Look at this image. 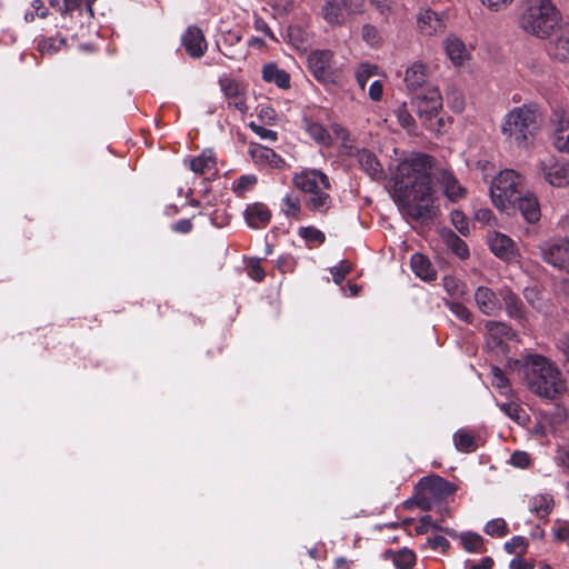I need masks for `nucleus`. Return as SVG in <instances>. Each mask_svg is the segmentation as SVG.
Listing matches in <instances>:
<instances>
[{
  "instance_id": "nucleus-25",
  "label": "nucleus",
  "mask_w": 569,
  "mask_h": 569,
  "mask_svg": "<svg viewBox=\"0 0 569 569\" xmlns=\"http://www.w3.org/2000/svg\"><path fill=\"white\" fill-rule=\"evenodd\" d=\"M555 506L553 497L550 493H538L528 501V508L537 518H547Z\"/></svg>"
},
{
  "instance_id": "nucleus-28",
  "label": "nucleus",
  "mask_w": 569,
  "mask_h": 569,
  "mask_svg": "<svg viewBox=\"0 0 569 569\" xmlns=\"http://www.w3.org/2000/svg\"><path fill=\"white\" fill-rule=\"evenodd\" d=\"M249 153L257 163H267L271 167H279L283 160L270 148L259 143H251Z\"/></svg>"
},
{
  "instance_id": "nucleus-43",
  "label": "nucleus",
  "mask_w": 569,
  "mask_h": 569,
  "mask_svg": "<svg viewBox=\"0 0 569 569\" xmlns=\"http://www.w3.org/2000/svg\"><path fill=\"white\" fill-rule=\"evenodd\" d=\"M507 553L523 555L528 548V542L522 536H515L503 546Z\"/></svg>"
},
{
  "instance_id": "nucleus-41",
  "label": "nucleus",
  "mask_w": 569,
  "mask_h": 569,
  "mask_svg": "<svg viewBox=\"0 0 569 569\" xmlns=\"http://www.w3.org/2000/svg\"><path fill=\"white\" fill-rule=\"evenodd\" d=\"M502 297L506 303L507 313L512 318H520L522 303L518 297L510 290L503 291Z\"/></svg>"
},
{
  "instance_id": "nucleus-51",
  "label": "nucleus",
  "mask_w": 569,
  "mask_h": 569,
  "mask_svg": "<svg viewBox=\"0 0 569 569\" xmlns=\"http://www.w3.org/2000/svg\"><path fill=\"white\" fill-rule=\"evenodd\" d=\"M351 266L348 261H341L338 266L330 269L333 281L339 284L342 282L345 277L350 272Z\"/></svg>"
},
{
  "instance_id": "nucleus-4",
  "label": "nucleus",
  "mask_w": 569,
  "mask_h": 569,
  "mask_svg": "<svg viewBox=\"0 0 569 569\" xmlns=\"http://www.w3.org/2000/svg\"><path fill=\"white\" fill-rule=\"evenodd\" d=\"M561 22V12L553 0H522L518 23L520 29L539 39H548Z\"/></svg>"
},
{
  "instance_id": "nucleus-21",
  "label": "nucleus",
  "mask_w": 569,
  "mask_h": 569,
  "mask_svg": "<svg viewBox=\"0 0 569 569\" xmlns=\"http://www.w3.org/2000/svg\"><path fill=\"white\" fill-rule=\"evenodd\" d=\"M487 345L489 348H500L505 340L512 337L511 328L505 322L487 321Z\"/></svg>"
},
{
  "instance_id": "nucleus-48",
  "label": "nucleus",
  "mask_w": 569,
  "mask_h": 569,
  "mask_svg": "<svg viewBox=\"0 0 569 569\" xmlns=\"http://www.w3.org/2000/svg\"><path fill=\"white\" fill-rule=\"evenodd\" d=\"M491 373H492V380H491L492 386L496 389H498L501 393H507L509 390V381L505 377L502 370L495 366L491 368Z\"/></svg>"
},
{
  "instance_id": "nucleus-10",
  "label": "nucleus",
  "mask_w": 569,
  "mask_h": 569,
  "mask_svg": "<svg viewBox=\"0 0 569 569\" xmlns=\"http://www.w3.org/2000/svg\"><path fill=\"white\" fill-rule=\"evenodd\" d=\"M538 170L545 180L553 187H565L569 184V161L547 157L539 161Z\"/></svg>"
},
{
  "instance_id": "nucleus-40",
  "label": "nucleus",
  "mask_w": 569,
  "mask_h": 569,
  "mask_svg": "<svg viewBox=\"0 0 569 569\" xmlns=\"http://www.w3.org/2000/svg\"><path fill=\"white\" fill-rule=\"evenodd\" d=\"M483 531L488 536H492V537L496 536L499 538L505 537L509 533L508 525L505 521V519H502V518H496V519L489 520L485 525Z\"/></svg>"
},
{
  "instance_id": "nucleus-42",
  "label": "nucleus",
  "mask_w": 569,
  "mask_h": 569,
  "mask_svg": "<svg viewBox=\"0 0 569 569\" xmlns=\"http://www.w3.org/2000/svg\"><path fill=\"white\" fill-rule=\"evenodd\" d=\"M257 183V177L253 174H244L239 177L232 184V190L238 194L242 196L247 191L251 190Z\"/></svg>"
},
{
  "instance_id": "nucleus-11",
  "label": "nucleus",
  "mask_w": 569,
  "mask_h": 569,
  "mask_svg": "<svg viewBox=\"0 0 569 569\" xmlns=\"http://www.w3.org/2000/svg\"><path fill=\"white\" fill-rule=\"evenodd\" d=\"M550 140L553 148L562 153H569V111L555 110L550 118Z\"/></svg>"
},
{
  "instance_id": "nucleus-58",
  "label": "nucleus",
  "mask_w": 569,
  "mask_h": 569,
  "mask_svg": "<svg viewBox=\"0 0 569 569\" xmlns=\"http://www.w3.org/2000/svg\"><path fill=\"white\" fill-rule=\"evenodd\" d=\"M499 408L506 416H508L512 420L518 421L520 419V416H519L520 408L517 403L503 402V403L499 405Z\"/></svg>"
},
{
  "instance_id": "nucleus-30",
  "label": "nucleus",
  "mask_w": 569,
  "mask_h": 569,
  "mask_svg": "<svg viewBox=\"0 0 569 569\" xmlns=\"http://www.w3.org/2000/svg\"><path fill=\"white\" fill-rule=\"evenodd\" d=\"M442 287L449 296L448 299L463 300L468 296L467 284L453 276H445Z\"/></svg>"
},
{
  "instance_id": "nucleus-53",
  "label": "nucleus",
  "mask_w": 569,
  "mask_h": 569,
  "mask_svg": "<svg viewBox=\"0 0 569 569\" xmlns=\"http://www.w3.org/2000/svg\"><path fill=\"white\" fill-rule=\"evenodd\" d=\"M481 4L491 12H500L506 10L513 0H480Z\"/></svg>"
},
{
  "instance_id": "nucleus-36",
  "label": "nucleus",
  "mask_w": 569,
  "mask_h": 569,
  "mask_svg": "<svg viewBox=\"0 0 569 569\" xmlns=\"http://www.w3.org/2000/svg\"><path fill=\"white\" fill-rule=\"evenodd\" d=\"M453 443L461 452H472L477 449L475 436L467 429H459L453 435Z\"/></svg>"
},
{
  "instance_id": "nucleus-3",
  "label": "nucleus",
  "mask_w": 569,
  "mask_h": 569,
  "mask_svg": "<svg viewBox=\"0 0 569 569\" xmlns=\"http://www.w3.org/2000/svg\"><path fill=\"white\" fill-rule=\"evenodd\" d=\"M490 197L496 209L508 208L520 213H539L540 203L537 196L525 190V178L515 170H501L490 186Z\"/></svg>"
},
{
  "instance_id": "nucleus-18",
  "label": "nucleus",
  "mask_w": 569,
  "mask_h": 569,
  "mask_svg": "<svg viewBox=\"0 0 569 569\" xmlns=\"http://www.w3.org/2000/svg\"><path fill=\"white\" fill-rule=\"evenodd\" d=\"M220 86L228 99V106L244 114L248 111V106L246 103L243 87L233 79H223L220 81Z\"/></svg>"
},
{
  "instance_id": "nucleus-8",
  "label": "nucleus",
  "mask_w": 569,
  "mask_h": 569,
  "mask_svg": "<svg viewBox=\"0 0 569 569\" xmlns=\"http://www.w3.org/2000/svg\"><path fill=\"white\" fill-rule=\"evenodd\" d=\"M539 248L543 261L569 273V239L547 240Z\"/></svg>"
},
{
  "instance_id": "nucleus-34",
  "label": "nucleus",
  "mask_w": 569,
  "mask_h": 569,
  "mask_svg": "<svg viewBox=\"0 0 569 569\" xmlns=\"http://www.w3.org/2000/svg\"><path fill=\"white\" fill-rule=\"evenodd\" d=\"M240 40L241 36L238 32L227 31L218 41V48L224 57L229 59H236L237 51L233 49V47L238 44Z\"/></svg>"
},
{
  "instance_id": "nucleus-19",
  "label": "nucleus",
  "mask_w": 569,
  "mask_h": 569,
  "mask_svg": "<svg viewBox=\"0 0 569 569\" xmlns=\"http://www.w3.org/2000/svg\"><path fill=\"white\" fill-rule=\"evenodd\" d=\"M443 49L455 67L462 66L470 58V52L463 41L455 34H449L443 40Z\"/></svg>"
},
{
  "instance_id": "nucleus-45",
  "label": "nucleus",
  "mask_w": 569,
  "mask_h": 569,
  "mask_svg": "<svg viewBox=\"0 0 569 569\" xmlns=\"http://www.w3.org/2000/svg\"><path fill=\"white\" fill-rule=\"evenodd\" d=\"M447 243L459 258L466 259L469 257V249L466 242L456 234L450 233Z\"/></svg>"
},
{
  "instance_id": "nucleus-44",
  "label": "nucleus",
  "mask_w": 569,
  "mask_h": 569,
  "mask_svg": "<svg viewBox=\"0 0 569 569\" xmlns=\"http://www.w3.org/2000/svg\"><path fill=\"white\" fill-rule=\"evenodd\" d=\"M300 209V198L295 192H289L282 198L281 211L283 213H296L299 212Z\"/></svg>"
},
{
  "instance_id": "nucleus-63",
  "label": "nucleus",
  "mask_w": 569,
  "mask_h": 569,
  "mask_svg": "<svg viewBox=\"0 0 569 569\" xmlns=\"http://www.w3.org/2000/svg\"><path fill=\"white\" fill-rule=\"evenodd\" d=\"M493 565L491 557H483L478 563L467 560L465 567L466 569H492Z\"/></svg>"
},
{
  "instance_id": "nucleus-14",
  "label": "nucleus",
  "mask_w": 569,
  "mask_h": 569,
  "mask_svg": "<svg viewBox=\"0 0 569 569\" xmlns=\"http://www.w3.org/2000/svg\"><path fill=\"white\" fill-rule=\"evenodd\" d=\"M491 252L501 260L513 262L518 260L519 253L515 242L506 234L491 232L487 237Z\"/></svg>"
},
{
  "instance_id": "nucleus-59",
  "label": "nucleus",
  "mask_w": 569,
  "mask_h": 569,
  "mask_svg": "<svg viewBox=\"0 0 569 569\" xmlns=\"http://www.w3.org/2000/svg\"><path fill=\"white\" fill-rule=\"evenodd\" d=\"M427 543L431 549H440L442 552H447L450 548V542L443 536H435L432 538H428Z\"/></svg>"
},
{
  "instance_id": "nucleus-38",
  "label": "nucleus",
  "mask_w": 569,
  "mask_h": 569,
  "mask_svg": "<svg viewBox=\"0 0 569 569\" xmlns=\"http://www.w3.org/2000/svg\"><path fill=\"white\" fill-rule=\"evenodd\" d=\"M445 306L460 320L465 322H471L472 313L471 311L460 302V300L456 299H442Z\"/></svg>"
},
{
  "instance_id": "nucleus-47",
  "label": "nucleus",
  "mask_w": 569,
  "mask_h": 569,
  "mask_svg": "<svg viewBox=\"0 0 569 569\" xmlns=\"http://www.w3.org/2000/svg\"><path fill=\"white\" fill-rule=\"evenodd\" d=\"M299 234L309 243L320 244L325 241V234L322 231L312 228V227H303L300 228Z\"/></svg>"
},
{
  "instance_id": "nucleus-39",
  "label": "nucleus",
  "mask_w": 569,
  "mask_h": 569,
  "mask_svg": "<svg viewBox=\"0 0 569 569\" xmlns=\"http://www.w3.org/2000/svg\"><path fill=\"white\" fill-rule=\"evenodd\" d=\"M378 73L376 64L363 62L356 70V80L361 89H365L368 80Z\"/></svg>"
},
{
  "instance_id": "nucleus-26",
  "label": "nucleus",
  "mask_w": 569,
  "mask_h": 569,
  "mask_svg": "<svg viewBox=\"0 0 569 569\" xmlns=\"http://www.w3.org/2000/svg\"><path fill=\"white\" fill-rule=\"evenodd\" d=\"M262 79L266 82L274 83L280 89L290 88V74L278 68L276 63H267L262 68Z\"/></svg>"
},
{
  "instance_id": "nucleus-52",
  "label": "nucleus",
  "mask_w": 569,
  "mask_h": 569,
  "mask_svg": "<svg viewBox=\"0 0 569 569\" xmlns=\"http://www.w3.org/2000/svg\"><path fill=\"white\" fill-rule=\"evenodd\" d=\"M552 533L556 540L565 541L569 539V523L566 521L557 520L552 528Z\"/></svg>"
},
{
  "instance_id": "nucleus-35",
  "label": "nucleus",
  "mask_w": 569,
  "mask_h": 569,
  "mask_svg": "<svg viewBox=\"0 0 569 569\" xmlns=\"http://www.w3.org/2000/svg\"><path fill=\"white\" fill-rule=\"evenodd\" d=\"M416 531L419 535H423L429 531H442L453 539L457 537V531L455 529L441 527L436 521H433L432 517L429 515L421 517L419 523L416 527Z\"/></svg>"
},
{
  "instance_id": "nucleus-29",
  "label": "nucleus",
  "mask_w": 569,
  "mask_h": 569,
  "mask_svg": "<svg viewBox=\"0 0 569 569\" xmlns=\"http://www.w3.org/2000/svg\"><path fill=\"white\" fill-rule=\"evenodd\" d=\"M216 158L211 150H204L200 156L190 159L189 167L197 174H206L216 170Z\"/></svg>"
},
{
  "instance_id": "nucleus-56",
  "label": "nucleus",
  "mask_w": 569,
  "mask_h": 569,
  "mask_svg": "<svg viewBox=\"0 0 569 569\" xmlns=\"http://www.w3.org/2000/svg\"><path fill=\"white\" fill-rule=\"evenodd\" d=\"M555 460L558 466H562L569 471V445L558 447Z\"/></svg>"
},
{
  "instance_id": "nucleus-23",
  "label": "nucleus",
  "mask_w": 569,
  "mask_h": 569,
  "mask_svg": "<svg viewBox=\"0 0 569 569\" xmlns=\"http://www.w3.org/2000/svg\"><path fill=\"white\" fill-rule=\"evenodd\" d=\"M360 168L372 179L381 178L383 174L382 166L377 157L367 149L357 150L355 153Z\"/></svg>"
},
{
  "instance_id": "nucleus-46",
  "label": "nucleus",
  "mask_w": 569,
  "mask_h": 569,
  "mask_svg": "<svg viewBox=\"0 0 569 569\" xmlns=\"http://www.w3.org/2000/svg\"><path fill=\"white\" fill-rule=\"evenodd\" d=\"M396 117L398 119L399 124L408 130L411 131L415 126V119L410 114V112L407 109V104L402 103L395 110Z\"/></svg>"
},
{
  "instance_id": "nucleus-17",
  "label": "nucleus",
  "mask_w": 569,
  "mask_h": 569,
  "mask_svg": "<svg viewBox=\"0 0 569 569\" xmlns=\"http://www.w3.org/2000/svg\"><path fill=\"white\" fill-rule=\"evenodd\" d=\"M475 302L478 310L486 316H496L501 310V303L496 292L486 286H479L476 289Z\"/></svg>"
},
{
  "instance_id": "nucleus-32",
  "label": "nucleus",
  "mask_w": 569,
  "mask_h": 569,
  "mask_svg": "<svg viewBox=\"0 0 569 569\" xmlns=\"http://www.w3.org/2000/svg\"><path fill=\"white\" fill-rule=\"evenodd\" d=\"M456 538H459V540L462 543L463 549L467 552H470V553L479 552L480 553V552L486 551L485 539L477 532H472V531H466V532H461V533L457 532Z\"/></svg>"
},
{
  "instance_id": "nucleus-37",
  "label": "nucleus",
  "mask_w": 569,
  "mask_h": 569,
  "mask_svg": "<svg viewBox=\"0 0 569 569\" xmlns=\"http://www.w3.org/2000/svg\"><path fill=\"white\" fill-rule=\"evenodd\" d=\"M361 38L371 48H379L383 43V37L380 30L370 23L362 26Z\"/></svg>"
},
{
  "instance_id": "nucleus-54",
  "label": "nucleus",
  "mask_w": 569,
  "mask_h": 569,
  "mask_svg": "<svg viewBox=\"0 0 569 569\" xmlns=\"http://www.w3.org/2000/svg\"><path fill=\"white\" fill-rule=\"evenodd\" d=\"M250 129L258 134L261 139L269 140V141H276L278 138V134L276 131L267 129L262 126H259L254 122H251L249 124Z\"/></svg>"
},
{
  "instance_id": "nucleus-24",
  "label": "nucleus",
  "mask_w": 569,
  "mask_h": 569,
  "mask_svg": "<svg viewBox=\"0 0 569 569\" xmlns=\"http://www.w3.org/2000/svg\"><path fill=\"white\" fill-rule=\"evenodd\" d=\"M410 266L413 273L421 280L426 282L436 280L437 271L426 256L419 252L413 253L410 259Z\"/></svg>"
},
{
  "instance_id": "nucleus-2",
  "label": "nucleus",
  "mask_w": 569,
  "mask_h": 569,
  "mask_svg": "<svg viewBox=\"0 0 569 569\" xmlns=\"http://www.w3.org/2000/svg\"><path fill=\"white\" fill-rule=\"evenodd\" d=\"M515 368L522 375L527 388L540 398L555 400L567 390L561 371L545 356L527 355L521 361H515Z\"/></svg>"
},
{
  "instance_id": "nucleus-49",
  "label": "nucleus",
  "mask_w": 569,
  "mask_h": 569,
  "mask_svg": "<svg viewBox=\"0 0 569 569\" xmlns=\"http://www.w3.org/2000/svg\"><path fill=\"white\" fill-rule=\"evenodd\" d=\"M331 132L337 140L341 141V144L345 149H352L349 131L345 127L338 123H333L331 126ZM349 154H351V151H349Z\"/></svg>"
},
{
  "instance_id": "nucleus-12",
  "label": "nucleus",
  "mask_w": 569,
  "mask_h": 569,
  "mask_svg": "<svg viewBox=\"0 0 569 569\" xmlns=\"http://www.w3.org/2000/svg\"><path fill=\"white\" fill-rule=\"evenodd\" d=\"M417 30L423 37L443 33L446 23L442 16L430 8H421L417 13Z\"/></svg>"
},
{
  "instance_id": "nucleus-61",
  "label": "nucleus",
  "mask_w": 569,
  "mask_h": 569,
  "mask_svg": "<svg viewBox=\"0 0 569 569\" xmlns=\"http://www.w3.org/2000/svg\"><path fill=\"white\" fill-rule=\"evenodd\" d=\"M253 28L256 31L263 33L271 40H276V37L271 29L269 28L268 23L257 14H254L253 17Z\"/></svg>"
},
{
  "instance_id": "nucleus-50",
  "label": "nucleus",
  "mask_w": 569,
  "mask_h": 569,
  "mask_svg": "<svg viewBox=\"0 0 569 569\" xmlns=\"http://www.w3.org/2000/svg\"><path fill=\"white\" fill-rule=\"evenodd\" d=\"M370 4L383 17L388 18L395 12V0H369Z\"/></svg>"
},
{
  "instance_id": "nucleus-62",
  "label": "nucleus",
  "mask_w": 569,
  "mask_h": 569,
  "mask_svg": "<svg viewBox=\"0 0 569 569\" xmlns=\"http://www.w3.org/2000/svg\"><path fill=\"white\" fill-rule=\"evenodd\" d=\"M288 36L296 47H301L305 43V36L298 26H290L288 28Z\"/></svg>"
},
{
  "instance_id": "nucleus-22",
  "label": "nucleus",
  "mask_w": 569,
  "mask_h": 569,
  "mask_svg": "<svg viewBox=\"0 0 569 569\" xmlns=\"http://www.w3.org/2000/svg\"><path fill=\"white\" fill-rule=\"evenodd\" d=\"M427 80V67L422 62H415L407 68L405 73V82L407 88L416 93L423 90V84Z\"/></svg>"
},
{
  "instance_id": "nucleus-55",
  "label": "nucleus",
  "mask_w": 569,
  "mask_h": 569,
  "mask_svg": "<svg viewBox=\"0 0 569 569\" xmlns=\"http://www.w3.org/2000/svg\"><path fill=\"white\" fill-rule=\"evenodd\" d=\"M248 227L252 229L264 228L270 222L271 216H243Z\"/></svg>"
},
{
  "instance_id": "nucleus-16",
  "label": "nucleus",
  "mask_w": 569,
  "mask_h": 569,
  "mask_svg": "<svg viewBox=\"0 0 569 569\" xmlns=\"http://www.w3.org/2000/svg\"><path fill=\"white\" fill-rule=\"evenodd\" d=\"M437 181L443 190V194L451 202H458L466 198L467 189L458 181L456 176L449 170H439Z\"/></svg>"
},
{
  "instance_id": "nucleus-31",
  "label": "nucleus",
  "mask_w": 569,
  "mask_h": 569,
  "mask_svg": "<svg viewBox=\"0 0 569 569\" xmlns=\"http://www.w3.org/2000/svg\"><path fill=\"white\" fill-rule=\"evenodd\" d=\"M303 127L307 133L318 143L329 146L331 143V134L325 127L312 119L305 117Z\"/></svg>"
},
{
  "instance_id": "nucleus-1",
  "label": "nucleus",
  "mask_w": 569,
  "mask_h": 569,
  "mask_svg": "<svg viewBox=\"0 0 569 569\" xmlns=\"http://www.w3.org/2000/svg\"><path fill=\"white\" fill-rule=\"evenodd\" d=\"M432 158L415 153L400 161L395 172L393 198L407 213H437L443 200L432 186Z\"/></svg>"
},
{
  "instance_id": "nucleus-9",
  "label": "nucleus",
  "mask_w": 569,
  "mask_h": 569,
  "mask_svg": "<svg viewBox=\"0 0 569 569\" xmlns=\"http://www.w3.org/2000/svg\"><path fill=\"white\" fill-rule=\"evenodd\" d=\"M421 497L418 499V506L422 510L430 508V502L425 496L435 499H445L456 491V486L439 476L425 477L419 481Z\"/></svg>"
},
{
  "instance_id": "nucleus-27",
  "label": "nucleus",
  "mask_w": 569,
  "mask_h": 569,
  "mask_svg": "<svg viewBox=\"0 0 569 569\" xmlns=\"http://www.w3.org/2000/svg\"><path fill=\"white\" fill-rule=\"evenodd\" d=\"M551 52L557 60L569 61V24H559V33L552 43Z\"/></svg>"
},
{
  "instance_id": "nucleus-5",
  "label": "nucleus",
  "mask_w": 569,
  "mask_h": 569,
  "mask_svg": "<svg viewBox=\"0 0 569 569\" xmlns=\"http://www.w3.org/2000/svg\"><path fill=\"white\" fill-rule=\"evenodd\" d=\"M539 109L536 104L512 108L501 120V133L518 147L529 144L539 127Z\"/></svg>"
},
{
  "instance_id": "nucleus-13",
  "label": "nucleus",
  "mask_w": 569,
  "mask_h": 569,
  "mask_svg": "<svg viewBox=\"0 0 569 569\" xmlns=\"http://www.w3.org/2000/svg\"><path fill=\"white\" fill-rule=\"evenodd\" d=\"M333 53L330 50H315L308 56V67L319 81H328L332 77Z\"/></svg>"
},
{
  "instance_id": "nucleus-60",
  "label": "nucleus",
  "mask_w": 569,
  "mask_h": 569,
  "mask_svg": "<svg viewBox=\"0 0 569 569\" xmlns=\"http://www.w3.org/2000/svg\"><path fill=\"white\" fill-rule=\"evenodd\" d=\"M451 222L461 234L466 236L469 233L468 216H451Z\"/></svg>"
},
{
  "instance_id": "nucleus-64",
  "label": "nucleus",
  "mask_w": 569,
  "mask_h": 569,
  "mask_svg": "<svg viewBox=\"0 0 569 569\" xmlns=\"http://www.w3.org/2000/svg\"><path fill=\"white\" fill-rule=\"evenodd\" d=\"M369 98L372 101H380L383 96V86L379 80L373 81L368 91Z\"/></svg>"
},
{
  "instance_id": "nucleus-20",
  "label": "nucleus",
  "mask_w": 569,
  "mask_h": 569,
  "mask_svg": "<svg viewBox=\"0 0 569 569\" xmlns=\"http://www.w3.org/2000/svg\"><path fill=\"white\" fill-rule=\"evenodd\" d=\"M325 20L330 24L345 23L351 10L347 0H327L322 9Z\"/></svg>"
},
{
  "instance_id": "nucleus-57",
  "label": "nucleus",
  "mask_w": 569,
  "mask_h": 569,
  "mask_svg": "<svg viewBox=\"0 0 569 569\" xmlns=\"http://www.w3.org/2000/svg\"><path fill=\"white\" fill-rule=\"evenodd\" d=\"M510 463L513 467L527 468L529 466V463H530V457L525 451H516L510 457Z\"/></svg>"
},
{
  "instance_id": "nucleus-15",
  "label": "nucleus",
  "mask_w": 569,
  "mask_h": 569,
  "mask_svg": "<svg viewBox=\"0 0 569 569\" xmlns=\"http://www.w3.org/2000/svg\"><path fill=\"white\" fill-rule=\"evenodd\" d=\"M181 42L186 52L193 59L203 57L208 43L202 30L196 26H190L181 36Z\"/></svg>"
},
{
  "instance_id": "nucleus-6",
  "label": "nucleus",
  "mask_w": 569,
  "mask_h": 569,
  "mask_svg": "<svg viewBox=\"0 0 569 569\" xmlns=\"http://www.w3.org/2000/svg\"><path fill=\"white\" fill-rule=\"evenodd\" d=\"M292 182L296 188L306 193V207L310 211L326 212L331 207L329 178L317 169H303L295 173Z\"/></svg>"
},
{
  "instance_id": "nucleus-7",
  "label": "nucleus",
  "mask_w": 569,
  "mask_h": 569,
  "mask_svg": "<svg viewBox=\"0 0 569 569\" xmlns=\"http://www.w3.org/2000/svg\"><path fill=\"white\" fill-rule=\"evenodd\" d=\"M413 102L417 107L418 116L423 120L427 129L439 131L443 126V120L438 119L436 126L433 118H436L442 108V96L437 87L427 86L423 90L413 93Z\"/></svg>"
},
{
  "instance_id": "nucleus-33",
  "label": "nucleus",
  "mask_w": 569,
  "mask_h": 569,
  "mask_svg": "<svg viewBox=\"0 0 569 569\" xmlns=\"http://www.w3.org/2000/svg\"><path fill=\"white\" fill-rule=\"evenodd\" d=\"M386 558L391 559L393 565L398 569H409L413 566L416 561V555L412 550L408 548H403L398 552L388 550L386 551Z\"/></svg>"
}]
</instances>
